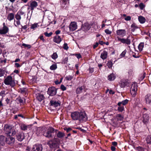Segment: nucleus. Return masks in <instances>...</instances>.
Returning <instances> with one entry per match:
<instances>
[{"label":"nucleus","instance_id":"f03ea898","mask_svg":"<svg viewBox=\"0 0 151 151\" xmlns=\"http://www.w3.org/2000/svg\"><path fill=\"white\" fill-rule=\"evenodd\" d=\"M71 117L73 120H79L80 121H86L88 119L86 114L84 111H81L80 112L75 111L72 113Z\"/></svg>","mask_w":151,"mask_h":151},{"label":"nucleus","instance_id":"0eeeda50","mask_svg":"<svg viewBox=\"0 0 151 151\" xmlns=\"http://www.w3.org/2000/svg\"><path fill=\"white\" fill-rule=\"evenodd\" d=\"M57 90L54 87H52L48 88L47 93L50 96H53L56 94Z\"/></svg>","mask_w":151,"mask_h":151},{"label":"nucleus","instance_id":"c756f323","mask_svg":"<svg viewBox=\"0 0 151 151\" xmlns=\"http://www.w3.org/2000/svg\"><path fill=\"white\" fill-rule=\"evenodd\" d=\"M138 20L139 22L142 24L144 23L145 21V18L142 16H140L139 17Z\"/></svg>","mask_w":151,"mask_h":151},{"label":"nucleus","instance_id":"bb28decb","mask_svg":"<svg viewBox=\"0 0 151 151\" xmlns=\"http://www.w3.org/2000/svg\"><path fill=\"white\" fill-rule=\"evenodd\" d=\"M129 101L128 100L126 99L122 101V102H119L117 105L118 106H120L122 104L123 106L126 105L128 103Z\"/></svg>","mask_w":151,"mask_h":151},{"label":"nucleus","instance_id":"6e6552de","mask_svg":"<svg viewBox=\"0 0 151 151\" xmlns=\"http://www.w3.org/2000/svg\"><path fill=\"white\" fill-rule=\"evenodd\" d=\"M117 35L120 37H123L126 35V31L124 29H118L116 31Z\"/></svg>","mask_w":151,"mask_h":151},{"label":"nucleus","instance_id":"72a5a7b5","mask_svg":"<svg viewBox=\"0 0 151 151\" xmlns=\"http://www.w3.org/2000/svg\"><path fill=\"white\" fill-rule=\"evenodd\" d=\"M144 43L143 42L140 43L138 45V49L139 51H141L142 50L144 47Z\"/></svg>","mask_w":151,"mask_h":151},{"label":"nucleus","instance_id":"5701e85b","mask_svg":"<svg viewBox=\"0 0 151 151\" xmlns=\"http://www.w3.org/2000/svg\"><path fill=\"white\" fill-rule=\"evenodd\" d=\"M69 2H65L61 1V7L64 9L66 8L69 4Z\"/></svg>","mask_w":151,"mask_h":151},{"label":"nucleus","instance_id":"79ce46f5","mask_svg":"<svg viewBox=\"0 0 151 151\" xmlns=\"http://www.w3.org/2000/svg\"><path fill=\"white\" fill-rule=\"evenodd\" d=\"M73 76L70 75H68L66 76L65 78L66 80L68 81H70L73 79Z\"/></svg>","mask_w":151,"mask_h":151},{"label":"nucleus","instance_id":"de8ad7c7","mask_svg":"<svg viewBox=\"0 0 151 151\" xmlns=\"http://www.w3.org/2000/svg\"><path fill=\"white\" fill-rule=\"evenodd\" d=\"M44 34L46 37H49L52 35V32H50L48 33L47 32H45L44 33Z\"/></svg>","mask_w":151,"mask_h":151},{"label":"nucleus","instance_id":"13d9d810","mask_svg":"<svg viewBox=\"0 0 151 151\" xmlns=\"http://www.w3.org/2000/svg\"><path fill=\"white\" fill-rule=\"evenodd\" d=\"M16 23L17 24V25L14 24L15 26L16 27H17V25L18 26L20 24V20H17V21H16Z\"/></svg>","mask_w":151,"mask_h":151},{"label":"nucleus","instance_id":"49530a36","mask_svg":"<svg viewBox=\"0 0 151 151\" xmlns=\"http://www.w3.org/2000/svg\"><path fill=\"white\" fill-rule=\"evenodd\" d=\"M63 48L64 49L67 50L68 49V47L67 43H65L63 45Z\"/></svg>","mask_w":151,"mask_h":151},{"label":"nucleus","instance_id":"0e129e2a","mask_svg":"<svg viewBox=\"0 0 151 151\" xmlns=\"http://www.w3.org/2000/svg\"><path fill=\"white\" fill-rule=\"evenodd\" d=\"M105 42H103L102 41L99 40V43L101 45H103V44H104Z\"/></svg>","mask_w":151,"mask_h":151},{"label":"nucleus","instance_id":"774afa93","mask_svg":"<svg viewBox=\"0 0 151 151\" xmlns=\"http://www.w3.org/2000/svg\"><path fill=\"white\" fill-rule=\"evenodd\" d=\"M60 31L59 30H57L55 32V33L56 35H57L59 34L60 33Z\"/></svg>","mask_w":151,"mask_h":151},{"label":"nucleus","instance_id":"58836bf2","mask_svg":"<svg viewBox=\"0 0 151 151\" xmlns=\"http://www.w3.org/2000/svg\"><path fill=\"white\" fill-rule=\"evenodd\" d=\"M118 110L119 112H122L124 109V107L123 106H119Z\"/></svg>","mask_w":151,"mask_h":151},{"label":"nucleus","instance_id":"1a4fd4ad","mask_svg":"<svg viewBox=\"0 0 151 151\" xmlns=\"http://www.w3.org/2000/svg\"><path fill=\"white\" fill-rule=\"evenodd\" d=\"M42 145L40 144H36L32 147L33 151H42Z\"/></svg>","mask_w":151,"mask_h":151},{"label":"nucleus","instance_id":"ddd939ff","mask_svg":"<svg viewBox=\"0 0 151 151\" xmlns=\"http://www.w3.org/2000/svg\"><path fill=\"white\" fill-rule=\"evenodd\" d=\"M149 116L147 114L143 115L142 117V121L144 124H147L149 122Z\"/></svg>","mask_w":151,"mask_h":151},{"label":"nucleus","instance_id":"bf43d9fd","mask_svg":"<svg viewBox=\"0 0 151 151\" xmlns=\"http://www.w3.org/2000/svg\"><path fill=\"white\" fill-rule=\"evenodd\" d=\"M39 38L43 42L45 41V40L43 38V35H40L39 37Z\"/></svg>","mask_w":151,"mask_h":151},{"label":"nucleus","instance_id":"cd10ccee","mask_svg":"<svg viewBox=\"0 0 151 151\" xmlns=\"http://www.w3.org/2000/svg\"><path fill=\"white\" fill-rule=\"evenodd\" d=\"M14 18V14L13 13H10L8 14L7 18L9 21H11Z\"/></svg>","mask_w":151,"mask_h":151},{"label":"nucleus","instance_id":"b1692460","mask_svg":"<svg viewBox=\"0 0 151 151\" xmlns=\"http://www.w3.org/2000/svg\"><path fill=\"white\" fill-rule=\"evenodd\" d=\"M6 138L3 135H0V144L3 145L5 142Z\"/></svg>","mask_w":151,"mask_h":151},{"label":"nucleus","instance_id":"9b49d317","mask_svg":"<svg viewBox=\"0 0 151 151\" xmlns=\"http://www.w3.org/2000/svg\"><path fill=\"white\" fill-rule=\"evenodd\" d=\"M69 28L70 31H73L76 30L77 28V23L75 22H71L70 23Z\"/></svg>","mask_w":151,"mask_h":151},{"label":"nucleus","instance_id":"a878e982","mask_svg":"<svg viewBox=\"0 0 151 151\" xmlns=\"http://www.w3.org/2000/svg\"><path fill=\"white\" fill-rule=\"evenodd\" d=\"M131 31L132 32H134L135 30L138 28V26L135 23H133L131 26Z\"/></svg>","mask_w":151,"mask_h":151},{"label":"nucleus","instance_id":"f704fd0d","mask_svg":"<svg viewBox=\"0 0 151 151\" xmlns=\"http://www.w3.org/2000/svg\"><path fill=\"white\" fill-rule=\"evenodd\" d=\"M57 65L56 64H53L50 67V69L51 70H54L57 68Z\"/></svg>","mask_w":151,"mask_h":151},{"label":"nucleus","instance_id":"5fc2aeb1","mask_svg":"<svg viewBox=\"0 0 151 151\" xmlns=\"http://www.w3.org/2000/svg\"><path fill=\"white\" fill-rule=\"evenodd\" d=\"M4 71L0 70V77L4 76Z\"/></svg>","mask_w":151,"mask_h":151},{"label":"nucleus","instance_id":"f8f14e48","mask_svg":"<svg viewBox=\"0 0 151 151\" xmlns=\"http://www.w3.org/2000/svg\"><path fill=\"white\" fill-rule=\"evenodd\" d=\"M16 137L17 139L19 141H22L25 138L24 134L22 132H19L17 133Z\"/></svg>","mask_w":151,"mask_h":151},{"label":"nucleus","instance_id":"aec40b11","mask_svg":"<svg viewBox=\"0 0 151 151\" xmlns=\"http://www.w3.org/2000/svg\"><path fill=\"white\" fill-rule=\"evenodd\" d=\"M108 56V52L105 50L103 51L101 54L100 57L103 60L106 59Z\"/></svg>","mask_w":151,"mask_h":151},{"label":"nucleus","instance_id":"a19ab883","mask_svg":"<svg viewBox=\"0 0 151 151\" xmlns=\"http://www.w3.org/2000/svg\"><path fill=\"white\" fill-rule=\"evenodd\" d=\"M127 52V50H124L121 53L120 55V58L124 57Z\"/></svg>","mask_w":151,"mask_h":151},{"label":"nucleus","instance_id":"e433bc0d","mask_svg":"<svg viewBox=\"0 0 151 151\" xmlns=\"http://www.w3.org/2000/svg\"><path fill=\"white\" fill-rule=\"evenodd\" d=\"M107 65L109 68H112L113 65V63L112 62L111 60L109 61L107 63Z\"/></svg>","mask_w":151,"mask_h":151},{"label":"nucleus","instance_id":"6e6d98bb","mask_svg":"<svg viewBox=\"0 0 151 151\" xmlns=\"http://www.w3.org/2000/svg\"><path fill=\"white\" fill-rule=\"evenodd\" d=\"M60 88L63 91H65L66 89V88L63 85H61Z\"/></svg>","mask_w":151,"mask_h":151},{"label":"nucleus","instance_id":"2f4dec72","mask_svg":"<svg viewBox=\"0 0 151 151\" xmlns=\"http://www.w3.org/2000/svg\"><path fill=\"white\" fill-rule=\"evenodd\" d=\"M83 90V88L82 87L78 88L76 90V93L77 94H79L81 93Z\"/></svg>","mask_w":151,"mask_h":151},{"label":"nucleus","instance_id":"a18cd8bd","mask_svg":"<svg viewBox=\"0 0 151 151\" xmlns=\"http://www.w3.org/2000/svg\"><path fill=\"white\" fill-rule=\"evenodd\" d=\"M15 18L17 20H20L21 19V16L18 13L16 15Z\"/></svg>","mask_w":151,"mask_h":151},{"label":"nucleus","instance_id":"4d7b16f0","mask_svg":"<svg viewBox=\"0 0 151 151\" xmlns=\"http://www.w3.org/2000/svg\"><path fill=\"white\" fill-rule=\"evenodd\" d=\"M124 19L126 21H129L131 19V17L129 16H128L124 18Z\"/></svg>","mask_w":151,"mask_h":151},{"label":"nucleus","instance_id":"e2e57ef3","mask_svg":"<svg viewBox=\"0 0 151 151\" xmlns=\"http://www.w3.org/2000/svg\"><path fill=\"white\" fill-rule=\"evenodd\" d=\"M112 145L114 146H115L117 145V143L116 142H112Z\"/></svg>","mask_w":151,"mask_h":151},{"label":"nucleus","instance_id":"3c124183","mask_svg":"<svg viewBox=\"0 0 151 151\" xmlns=\"http://www.w3.org/2000/svg\"><path fill=\"white\" fill-rule=\"evenodd\" d=\"M20 91H21V93H24L26 91V88H22L20 89Z\"/></svg>","mask_w":151,"mask_h":151},{"label":"nucleus","instance_id":"7ed1b4c3","mask_svg":"<svg viewBox=\"0 0 151 151\" xmlns=\"http://www.w3.org/2000/svg\"><path fill=\"white\" fill-rule=\"evenodd\" d=\"M4 83L6 85H10L12 86H14L15 84L14 80L10 76H8L5 79Z\"/></svg>","mask_w":151,"mask_h":151},{"label":"nucleus","instance_id":"603ef678","mask_svg":"<svg viewBox=\"0 0 151 151\" xmlns=\"http://www.w3.org/2000/svg\"><path fill=\"white\" fill-rule=\"evenodd\" d=\"M5 95V91H1L0 92V96H3Z\"/></svg>","mask_w":151,"mask_h":151},{"label":"nucleus","instance_id":"6ab92c4d","mask_svg":"<svg viewBox=\"0 0 151 151\" xmlns=\"http://www.w3.org/2000/svg\"><path fill=\"white\" fill-rule=\"evenodd\" d=\"M62 41V39L60 36L56 35L54 37L53 41L57 44H59Z\"/></svg>","mask_w":151,"mask_h":151},{"label":"nucleus","instance_id":"864d4df0","mask_svg":"<svg viewBox=\"0 0 151 151\" xmlns=\"http://www.w3.org/2000/svg\"><path fill=\"white\" fill-rule=\"evenodd\" d=\"M89 70L90 73H92L94 71V68H93L89 67Z\"/></svg>","mask_w":151,"mask_h":151},{"label":"nucleus","instance_id":"09e8293b","mask_svg":"<svg viewBox=\"0 0 151 151\" xmlns=\"http://www.w3.org/2000/svg\"><path fill=\"white\" fill-rule=\"evenodd\" d=\"M139 6L140 9L142 10L144 8L145 6L142 3H141L139 4Z\"/></svg>","mask_w":151,"mask_h":151},{"label":"nucleus","instance_id":"c85d7f7f","mask_svg":"<svg viewBox=\"0 0 151 151\" xmlns=\"http://www.w3.org/2000/svg\"><path fill=\"white\" fill-rule=\"evenodd\" d=\"M57 137L58 138H61L65 136V134L61 132H58L56 134Z\"/></svg>","mask_w":151,"mask_h":151},{"label":"nucleus","instance_id":"423d86ee","mask_svg":"<svg viewBox=\"0 0 151 151\" xmlns=\"http://www.w3.org/2000/svg\"><path fill=\"white\" fill-rule=\"evenodd\" d=\"M129 84V83L127 79H123L120 81L119 83V86L121 88L128 86Z\"/></svg>","mask_w":151,"mask_h":151},{"label":"nucleus","instance_id":"69168bd1","mask_svg":"<svg viewBox=\"0 0 151 151\" xmlns=\"http://www.w3.org/2000/svg\"><path fill=\"white\" fill-rule=\"evenodd\" d=\"M27 27V25H25L24 26H22V28L24 29H26Z\"/></svg>","mask_w":151,"mask_h":151},{"label":"nucleus","instance_id":"473e14b6","mask_svg":"<svg viewBox=\"0 0 151 151\" xmlns=\"http://www.w3.org/2000/svg\"><path fill=\"white\" fill-rule=\"evenodd\" d=\"M39 26L37 23H36L31 25L30 28L31 29L35 30L36 28H37Z\"/></svg>","mask_w":151,"mask_h":151},{"label":"nucleus","instance_id":"680f3d73","mask_svg":"<svg viewBox=\"0 0 151 151\" xmlns=\"http://www.w3.org/2000/svg\"><path fill=\"white\" fill-rule=\"evenodd\" d=\"M76 56L78 59H79L81 57V55L80 54H76Z\"/></svg>","mask_w":151,"mask_h":151},{"label":"nucleus","instance_id":"4c0bfd02","mask_svg":"<svg viewBox=\"0 0 151 151\" xmlns=\"http://www.w3.org/2000/svg\"><path fill=\"white\" fill-rule=\"evenodd\" d=\"M17 100L19 103L22 104H23L25 100V99H24L23 98H21L20 97L18 98L17 99Z\"/></svg>","mask_w":151,"mask_h":151},{"label":"nucleus","instance_id":"a211bd4d","mask_svg":"<svg viewBox=\"0 0 151 151\" xmlns=\"http://www.w3.org/2000/svg\"><path fill=\"white\" fill-rule=\"evenodd\" d=\"M9 31L8 28L6 26H4L2 28L0 29V34H5Z\"/></svg>","mask_w":151,"mask_h":151},{"label":"nucleus","instance_id":"f257e3e1","mask_svg":"<svg viewBox=\"0 0 151 151\" xmlns=\"http://www.w3.org/2000/svg\"><path fill=\"white\" fill-rule=\"evenodd\" d=\"M4 130L6 134L9 135L6 138L5 142L8 144H14L15 142V139L10 136H14L16 134V131L14 128L6 124L4 125Z\"/></svg>","mask_w":151,"mask_h":151},{"label":"nucleus","instance_id":"338daca9","mask_svg":"<svg viewBox=\"0 0 151 151\" xmlns=\"http://www.w3.org/2000/svg\"><path fill=\"white\" fill-rule=\"evenodd\" d=\"M15 66L17 68L19 67L20 66V65L18 63H16L15 64Z\"/></svg>","mask_w":151,"mask_h":151},{"label":"nucleus","instance_id":"20e7f679","mask_svg":"<svg viewBox=\"0 0 151 151\" xmlns=\"http://www.w3.org/2000/svg\"><path fill=\"white\" fill-rule=\"evenodd\" d=\"M137 89V84L136 83H133L130 88V92L133 97H134L136 94Z\"/></svg>","mask_w":151,"mask_h":151},{"label":"nucleus","instance_id":"9d476101","mask_svg":"<svg viewBox=\"0 0 151 151\" xmlns=\"http://www.w3.org/2000/svg\"><path fill=\"white\" fill-rule=\"evenodd\" d=\"M118 40L120 41L122 43L124 44H126L128 45H129L131 43V41L130 39H128V37L127 39L121 38L119 37H117Z\"/></svg>","mask_w":151,"mask_h":151},{"label":"nucleus","instance_id":"37998d69","mask_svg":"<svg viewBox=\"0 0 151 151\" xmlns=\"http://www.w3.org/2000/svg\"><path fill=\"white\" fill-rule=\"evenodd\" d=\"M52 58L54 59H55L57 58L58 56L57 54L55 52L52 55Z\"/></svg>","mask_w":151,"mask_h":151},{"label":"nucleus","instance_id":"4be33fe9","mask_svg":"<svg viewBox=\"0 0 151 151\" xmlns=\"http://www.w3.org/2000/svg\"><path fill=\"white\" fill-rule=\"evenodd\" d=\"M36 97L37 99L40 101L42 100L44 98L43 94L40 93H37L36 94Z\"/></svg>","mask_w":151,"mask_h":151},{"label":"nucleus","instance_id":"7c9ffc66","mask_svg":"<svg viewBox=\"0 0 151 151\" xmlns=\"http://www.w3.org/2000/svg\"><path fill=\"white\" fill-rule=\"evenodd\" d=\"M146 139L147 144L151 145V135L147 136Z\"/></svg>","mask_w":151,"mask_h":151},{"label":"nucleus","instance_id":"4468645a","mask_svg":"<svg viewBox=\"0 0 151 151\" xmlns=\"http://www.w3.org/2000/svg\"><path fill=\"white\" fill-rule=\"evenodd\" d=\"M47 145L51 148H54L57 147V142L54 140H51L47 142Z\"/></svg>","mask_w":151,"mask_h":151},{"label":"nucleus","instance_id":"39448f33","mask_svg":"<svg viewBox=\"0 0 151 151\" xmlns=\"http://www.w3.org/2000/svg\"><path fill=\"white\" fill-rule=\"evenodd\" d=\"M55 129L51 127L48 128L47 132H45L43 135L46 137H52V134L54 132Z\"/></svg>","mask_w":151,"mask_h":151},{"label":"nucleus","instance_id":"412c9836","mask_svg":"<svg viewBox=\"0 0 151 151\" xmlns=\"http://www.w3.org/2000/svg\"><path fill=\"white\" fill-rule=\"evenodd\" d=\"M50 103L51 106L55 107L60 105V104L58 101L53 100H51L50 101Z\"/></svg>","mask_w":151,"mask_h":151},{"label":"nucleus","instance_id":"c9c22d12","mask_svg":"<svg viewBox=\"0 0 151 151\" xmlns=\"http://www.w3.org/2000/svg\"><path fill=\"white\" fill-rule=\"evenodd\" d=\"M116 117H117V119L118 121H122L124 119L123 116L120 114H117Z\"/></svg>","mask_w":151,"mask_h":151},{"label":"nucleus","instance_id":"8fccbe9b","mask_svg":"<svg viewBox=\"0 0 151 151\" xmlns=\"http://www.w3.org/2000/svg\"><path fill=\"white\" fill-rule=\"evenodd\" d=\"M22 45L25 47H27L28 48H30L31 47V46L30 45L26 44L25 43H23Z\"/></svg>","mask_w":151,"mask_h":151},{"label":"nucleus","instance_id":"c03bdc74","mask_svg":"<svg viewBox=\"0 0 151 151\" xmlns=\"http://www.w3.org/2000/svg\"><path fill=\"white\" fill-rule=\"evenodd\" d=\"M105 32L107 35H110L112 33L111 31L109 30L108 29H105Z\"/></svg>","mask_w":151,"mask_h":151},{"label":"nucleus","instance_id":"ea45409f","mask_svg":"<svg viewBox=\"0 0 151 151\" xmlns=\"http://www.w3.org/2000/svg\"><path fill=\"white\" fill-rule=\"evenodd\" d=\"M21 127L22 130H27V126L26 125L23 124L21 125Z\"/></svg>","mask_w":151,"mask_h":151},{"label":"nucleus","instance_id":"052dcab7","mask_svg":"<svg viewBox=\"0 0 151 151\" xmlns=\"http://www.w3.org/2000/svg\"><path fill=\"white\" fill-rule=\"evenodd\" d=\"M99 45V43L98 42H96L95 44L94 45H93V49H95L96 48L98 45Z\"/></svg>","mask_w":151,"mask_h":151},{"label":"nucleus","instance_id":"dca6fc26","mask_svg":"<svg viewBox=\"0 0 151 151\" xmlns=\"http://www.w3.org/2000/svg\"><path fill=\"white\" fill-rule=\"evenodd\" d=\"M90 27L88 23H85L82 25L81 29L85 32L87 31L90 28Z\"/></svg>","mask_w":151,"mask_h":151},{"label":"nucleus","instance_id":"393cba45","mask_svg":"<svg viewBox=\"0 0 151 151\" xmlns=\"http://www.w3.org/2000/svg\"><path fill=\"white\" fill-rule=\"evenodd\" d=\"M116 78V76L115 74L112 73L109 75L108 77V80L110 81L114 80Z\"/></svg>","mask_w":151,"mask_h":151},{"label":"nucleus","instance_id":"2eb2a0df","mask_svg":"<svg viewBox=\"0 0 151 151\" xmlns=\"http://www.w3.org/2000/svg\"><path fill=\"white\" fill-rule=\"evenodd\" d=\"M145 100L147 104L151 105V94H147L145 96Z\"/></svg>","mask_w":151,"mask_h":151},{"label":"nucleus","instance_id":"f3484780","mask_svg":"<svg viewBox=\"0 0 151 151\" xmlns=\"http://www.w3.org/2000/svg\"><path fill=\"white\" fill-rule=\"evenodd\" d=\"M38 6V4L37 2L35 1H33L31 2L30 4V9L32 12L34 9L36 8Z\"/></svg>","mask_w":151,"mask_h":151}]
</instances>
